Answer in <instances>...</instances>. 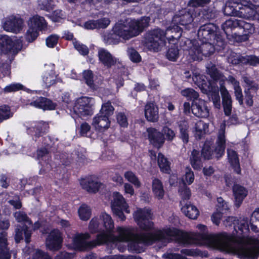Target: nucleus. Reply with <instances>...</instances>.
<instances>
[{"mask_svg": "<svg viewBox=\"0 0 259 259\" xmlns=\"http://www.w3.org/2000/svg\"><path fill=\"white\" fill-rule=\"evenodd\" d=\"M152 214L150 209H139L134 213V218L139 228L147 232L138 233L133 239L127 243L128 250L132 252L141 253L145 251V246L152 245L155 243L171 242L175 240L183 244L206 243L200 240L195 234L193 236L187 232L182 231L174 227H164L157 229L153 232L154 223L151 221ZM201 234H205L202 233Z\"/></svg>", "mask_w": 259, "mask_h": 259, "instance_id": "obj_1", "label": "nucleus"}, {"mask_svg": "<svg viewBox=\"0 0 259 259\" xmlns=\"http://www.w3.org/2000/svg\"><path fill=\"white\" fill-rule=\"evenodd\" d=\"M198 238L205 241L207 244L220 247L229 246L236 244L235 253L240 258L257 259L259 256V240L257 238H250L253 244L250 246L244 242L241 237H237L226 232L215 234H200Z\"/></svg>", "mask_w": 259, "mask_h": 259, "instance_id": "obj_2", "label": "nucleus"}, {"mask_svg": "<svg viewBox=\"0 0 259 259\" xmlns=\"http://www.w3.org/2000/svg\"><path fill=\"white\" fill-rule=\"evenodd\" d=\"M221 27L228 39L238 42L248 40L250 35L255 31L253 24L235 18L227 20L222 23Z\"/></svg>", "mask_w": 259, "mask_h": 259, "instance_id": "obj_3", "label": "nucleus"}, {"mask_svg": "<svg viewBox=\"0 0 259 259\" xmlns=\"http://www.w3.org/2000/svg\"><path fill=\"white\" fill-rule=\"evenodd\" d=\"M150 18L142 17L140 19L132 20L127 25L124 23H116L112 28L113 33L126 40L137 36L144 31L149 25Z\"/></svg>", "mask_w": 259, "mask_h": 259, "instance_id": "obj_4", "label": "nucleus"}, {"mask_svg": "<svg viewBox=\"0 0 259 259\" xmlns=\"http://www.w3.org/2000/svg\"><path fill=\"white\" fill-rule=\"evenodd\" d=\"M197 36L199 41H212L217 46H226L227 42L219 27L213 23H206L201 25L198 30Z\"/></svg>", "mask_w": 259, "mask_h": 259, "instance_id": "obj_5", "label": "nucleus"}, {"mask_svg": "<svg viewBox=\"0 0 259 259\" xmlns=\"http://www.w3.org/2000/svg\"><path fill=\"white\" fill-rule=\"evenodd\" d=\"M100 219L105 230L102 229L98 232L96 238L91 241L93 248L110 242H115L114 235L113 234L114 224L111 217L106 212H102L100 214Z\"/></svg>", "mask_w": 259, "mask_h": 259, "instance_id": "obj_6", "label": "nucleus"}, {"mask_svg": "<svg viewBox=\"0 0 259 259\" xmlns=\"http://www.w3.org/2000/svg\"><path fill=\"white\" fill-rule=\"evenodd\" d=\"M193 80L201 90V92L208 95L209 99H212L214 106L219 108L220 104V97L219 94L218 88H216L214 83L204 75H195L193 77Z\"/></svg>", "mask_w": 259, "mask_h": 259, "instance_id": "obj_7", "label": "nucleus"}, {"mask_svg": "<svg viewBox=\"0 0 259 259\" xmlns=\"http://www.w3.org/2000/svg\"><path fill=\"white\" fill-rule=\"evenodd\" d=\"M166 32L159 28L147 31L144 35V44L150 50L157 52L166 45Z\"/></svg>", "mask_w": 259, "mask_h": 259, "instance_id": "obj_8", "label": "nucleus"}, {"mask_svg": "<svg viewBox=\"0 0 259 259\" xmlns=\"http://www.w3.org/2000/svg\"><path fill=\"white\" fill-rule=\"evenodd\" d=\"M92 99V98L85 96L77 99L71 114L76 123L77 120L80 122V118H88L94 114V105L91 103Z\"/></svg>", "mask_w": 259, "mask_h": 259, "instance_id": "obj_9", "label": "nucleus"}, {"mask_svg": "<svg viewBox=\"0 0 259 259\" xmlns=\"http://www.w3.org/2000/svg\"><path fill=\"white\" fill-rule=\"evenodd\" d=\"M19 44L16 39L7 35H0V53L3 55H16L20 50Z\"/></svg>", "mask_w": 259, "mask_h": 259, "instance_id": "obj_10", "label": "nucleus"}, {"mask_svg": "<svg viewBox=\"0 0 259 259\" xmlns=\"http://www.w3.org/2000/svg\"><path fill=\"white\" fill-rule=\"evenodd\" d=\"M194 10L185 8L179 11L174 15L172 19V23L185 26L187 29H190V25L194 21Z\"/></svg>", "mask_w": 259, "mask_h": 259, "instance_id": "obj_11", "label": "nucleus"}, {"mask_svg": "<svg viewBox=\"0 0 259 259\" xmlns=\"http://www.w3.org/2000/svg\"><path fill=\"white\" fill-rule=\"evenodd\" d=\"M63 241L62 233L59 230L54 229L50 232L46 239V247L49 250L57 251L62 248Z\"/></svg>", "mask_w": 259, "mask_h": 259, "instance_id": "obj_12", "label": "nucleus"}, {"mask_svg": "<svg viewBox=\"0 0 259 259\" xmlns=\"http://www.w3.org/2000/svg\"><path fill=\"white\" fill-rule=\"evenodd\" d=\"M49 129V124L47 122L33 121L31 123L30 126L27 128V132L28 135L33 137V140L36 141L39 138L48 133Z\"/></svg>", "mask_w": 259, "mask_h": 259, "instance_id": "obj_13", "label": "nucleus"}, {"mask_svg": "<svg viewBox=\"0 0 259 259\" xmlns=\"http://www.w3.org/2000/svg\"><path fill=\"white\" fill-rule=\"evenodd\" d=\"M89 237L88 233L76 234L72 238L73 249L77 251H85L93 249L91 241H87Z\"/></svg>", "mask_w": 259, "mask_h": 259, "instance_id": "obj_14", "label": "nucleus"}, {"mask_svg": "<svg viewBox=\"0 0 259 259\" xmlns=\"http://www.w3.org/2000/svg\"><path fill=\"white\" fill-rule=\"evenodd\" d=\"M24 21L19 16L11 15L4 23V29L8 32L15 33L20 32L23 29Z\"/></svg>", "mask_w": 259, "mask_h": 259, "instance_id": "obj_15", "label": "nucleus"}, {"mask_svg": "<svg viewBox=\"0 0 259 259\" xmlns=\"http://www.w3.org/2000/svg\"><path fill=\"white\" fill-rule=\"evenodd\" d=\"M117 235H114L115 242L127 243L138 234L133 227L118 226L116 228Z\"/></svg>", "mask_w": 259, "mask_h": 259, "instance_id": "obj_16", "label": "nucleus"}, {"mask_svg": "<svg viewBox=\"0 0 259 259\" xmlns=\"http://www.w3.org/2000/svg\"><path fill=\"white\" fill-rule=\"evenodd\" d=\"M147 132L150 144L158 150L162 148L165 141L163 133L154 127L148 128Z\"/></svg>", "mask_w": 259, "mask_h": 259, "instance_id": "obj_17", "label": "nucleus"}, {"mask_svg": "<svg viewBox=\"0 0 259 259\" xmlns=\"http://www.w3.org/2000/svg\"><path fill=\"white\" fill-rule=\"evenodd\" d=\"M243 80L247 85V88H245L244 91L245 95L244 100L247 106L251 107L253 104V95L251 92H256L258 89V84L254 80L246 76L243 77Z\"/></svg>", "mask_w": 259, "mask_h": 259, "instance_id": "obj_18", "label": "nucleus"}, {"mask_svg": "<svg viewBox=\"0 0 259 259\" xmlns=\"http://www.w3.org/2000/svg\"><path fill=\"white\" fill-rule=\"evenodd\" d=\"M232 193L234 197V205L238 208L248 195L247 189L240 184L234 183L232 186Z\"/></svg>", "mask_w": 259, "mask_h": 259, "instance_id": "obj_19", "label": "nucleus"}, {"mask_svg": "<svg viewBox=\"0 0 259 259\" xmlns=\"http://www.w3.org/2000/svg\"><path fill=\"white\" fill-rule=\"evenodd\" d=\"M30 105L44 111L54 110L57 106L56 103H54L51 99L44 97H37L35 100L30 102Z\"/></svg>", "mask_w": 259, "mask_h": 259, "instance_id": "obj_20", "label": "nucleus"}, {"mask_svg": "<svg viewBox=\"0 0 259 259\" xmlns=\"http://www.w3.org/2000/svg\"><path fill=\"white\" fill-rule=\"evenodd\" d=\"M98 56L99 62L107 68H110L116 64V59L109 51L104 48L99 50Z\"/></svg>", "mask_w": 259, "mask_h": 259, "instance_id": "obj_21", "label": "nucleus"}, {"mask_svg": "<svg viewBox=\"0 0 259 259\" xmlns=\"http://www.w3.org/2000/svg\"><path fill=\"white\" fill-rule=\"evenodd\" d=\"M192 113L196 117L206 118L209 116V110L204 101L200 99L192 102Z\"/></svg>", "mask_w": 259, "mask_h": 259, "instance_id": "obj_22", "label": "nucleus"}, {"mask_svg": "<svg viewBox=\"0 0 259 259\" xmlns=\"http://www.w3.org/2000/svg\"><path fill=\"white\" fill-rule=\"evenodd\" d=\"M145 116L148 121L156 122L159 119V109L154 102H148L145 106Z\"/></svg>", "mask_w": 259, "mask_h": 259, "instance_id": "obj_23", "label": "nucleus"}, {"mask_svg": "<svg viewBox=\"0 0 259 259\" xmlns=\"http://www.w3.org/2000/svg\"><path fill=\"white\" fill-rule=\"evenodd\" d=\"M201 42L199 45L200 49L202 52L203 56L209 57L212 55L215 51L220 52L224 49L225 46L219 47L217 46L215 42L213 43L212 41H200Z\"/></svg>", "mask_w": 259, "mask_h": 259, "instance_id": "obj_24", "label": "nucleus"}, {"mask_svg": "<svg viewBox=\"0 0 259 259\" xmlns=\"http://www.w3.org/2000/svg\"><path fill=\"white\" fill-rule=\"evenodd\" d=\"M111 121L106 116L97 114L93 119L92 125L96 130L103 132L110 126Z\"/></svg>", "mask_w": 259, "mask_h": 259, "instance_id": "obj_25", "label": "nucleus"}, {"mask_svg": "<svg viewBox=\"0 0 259 259\" xmlns=\"http://www.w3.org/2000/svg\"><path fill=\"white\" fill-rule=\"evenodd\" d=\"M80 184L83 189L92 194L97 193L102 185L101 182L92 177L83 179L81 181Z\"/></svg>", "mask_w": 259, "mask_h": 259, "instance_id": "obj_26", "label": "nucleus"}, {"mask_svg": "<svg viewBox=\"0 0 259 259\" xmlns=\"http://www.w3.org/2000/svg\"><path fill=\"white\" fill-rule=\"evenodd\" d=\"M227 80L229 83L232 84L233 86L234 96L236 100L238 101L240 106H243L244 96L239 81H238L234 76L231 75L228 76Z\"/></svg>", "mask_w": 259, "mask_h": 259, "instance_id": "obj_27", "label": "nucleus"}, {"mask_svg": "<svg viewBox=\"0 0 259 259\" xmlns=\"http://www.w3.org/2000/svg\"><path fill=\"white\" fill-rule=\"evenodd\" d=\"M179 130V138L184 144H187L189 141V125L188 121L185 119L177 122Z\"/></svg>", "mask_w": 259, "mask_h": 259, "instance_id": "obj_28", "label": "nucleus"}, {"mask_svg": "<svg viewBox=\"0 0 259 259\" xmlns=\"http://www.w3.org/2000/svg\"><path fill=\"white\" fill-rule=\"evenodd\" d=\"M29 26L38 31L45 30L47 27V23L43 17L37 15L29 19Z\"/></svg>", "mask_w": 259, "mask_h": 259, "instance_id": "obj_29", "label": "nucleus"}, {"mask_svg": "<svg viewBox=\"0 0 259 259\" xmlns=\"http://www.w3.org/2000/svg\"><path fill=\"white\" fill-rule=\"evenodd\" d=\"M238 9L244 10L245 13L255 15L259 12V6L252 3L251 0H240Z\"/></svg>", "mask_w": 259, "mask_h": 259, "instance_id": "obj_30", "label": "nucleus"}, {"mask_svg": "<svg viewBox=\"0 0 259 259\" xmlns=\"http://www.w3.org/2000/svg\"><path fill=\"white\" fill-rule=\"evenodd\" d=\"M203 158L200 151L197 149H193L190 156V163L194 170L200 171L203 167Z\"/></svg>", "mask_w": 259, "mask_h": 259, "instance_id": "obj_31", "label": "nucleus"}, {"mask_svg": "<svg viewBox=\"0 0 259 259\" xmlns=\"http://www.w3.org/2000/svg\"><path fill=\"white\" fill-rule=\"evenodd\" d=\"M152 190L155 198L158 200L163 199L165 192L163 183L160 180L156 178L152 180Z\"/></svg>", "mask_w": 259, "mask_h": 259, "instance_id": "obj_32", "label": "nucleus"}, {"mask_svg": "<svg viewBox=\"0 0 259 259\" xmlns=\"http://www.w3.org/2000/svg\"><path fill=\"white\" fill-rule=\"evenodd\" d=\"M157 164L161 172L169 174L171 171L170 162L161 152L158 153Z\"/></svg>", "mask_w": 259, "mask_h": 259, "instance_id": "obj_33", "label": "nucleus"}, {"mask_svg": "<svg viewBox=\"0 0 259 259\" xmlns=\"http://www.w3.org/2000/svg\"><path fill=\"white\" fill-rule=\"evenodd\" d=\"M214 150L213 149V142L211 141L206 140L203 144L200 153L203 160L211 159Z\"/></svg>", "mask_w": 259, "mask_h": 259, "instance_id": "obj_34", "label": "nucleus"}, {"mask_svg": "<svg viewBox=\"0 0 259 259\" xmlns=\"http://www.w3.org/2000/svg\"><path fill=\"white\" fill-rule=\"evenodd\" d=\"M181 210L187 217L192 220L196 219L199 214L197 208L190 202L186 203L181 208Z\"/></svg>", "mask_w": 259, "mask_h": 259, "instance_id": "obj_35", "label": "nucleus"}, {"mask_svg": "<svg viewBox=\"0 0 259 259\" xmlns=\"http://www.w3.org/2000/svg\"><path fill=\"white\" fill-rule=\"evenodd\" d=\"M224 112L226 116H230L232 108V100L228 91L221 93Z\"/></svg>", "mask_w": 259, "mask_h": 259, "instance_id": "obj_36", "label": "nucleus"}, {"mask_svg": "<svg viewBox=\"0 0 259 259\" xmlns=\"http://www.w3.org/2000/svg\"><path fill=\"white\" fill-rule=\"evenodd\" d=\"M234 231L241 236V237H245L249 232V225L247 222L245 221L239 222L238 220L237 225L234 226Z\"/></svg>", "mask_w": 259, "mask_h": 259, "instance_id": "obj_37", "label": "nucleus"}, {"mask_svg": "<svg viewBox=\"0 0 259 259\" xmlns=\"http://www.w3.org/2000/svg\"><path fill=\"white\" fill-rule=\"evenodd\" d=\"M82 78L85 84L92 90H96V87L94 83V75L90 69L84 70L82 71Z\"/></svg>", "mask_w": 259, "mask_h": 259, "instance_id": "obj_38", "label": "nucleus"}, {"mask_svg": "<svg viewBox=\"0 0 259 259\" xmlns=\"http://www.w3.org/2000/svg\"><path fill=\"white\" fill-rule=\"evenodd\" d=\"M78 213L81 220L87 221L91 217L92 209L90 206L85 203H83L79 206L78 209Z\"/></svg>", "mask_w": 259, "mask_h": 259, "instance_id": "obj_39", "label": "nucleus"}, {"mask_svg": "<svg viewBox=\"0 0 259 259\" xmlns=\"http://www.w3.org/2000/svg\"><path fill=\"white\" fill-rule=\"evenodd\" d=\"M172 25L169 26L167 27L165 31L167 34L169 32L174 33L169 37V40L171 39H178L180 38L182 36V29L179 25L180 24H177L172 23Z\"/></svg>", "mask_w": 259, "mask_h": 259, "instance_id": "obj_40", "label": "nucleus"}, {"mask_svg": "<svg viewBox=\"0 0 259 259\" xmlns=\"http://www.w3.org/2000/svg\"><path fill=\"white\" fill-rule=\"evenodd\" d=\"M249 224L251 229L252 231L259 232V208H256L252 212L250 218Z\"/></svg>", "mask_w": 259, "mask_h": 259, "instance_id": "obj_41", "label": "nucleus"}, {"mask_svg": "<svg viewBox=\"0 0 259 259\" xmlns=\"http://www.w3.org/2000/svg\"><path fill=\"white\" fill-rule=\"evenodd\" d=\"M197 44L198 45L193 44L189 51V54L193 61H199L202 60L203 55L200 49L199 44Z\"/></svg>", "mask_w": 259, "mask_h": 259, "instance_id": "obj_42", "label": "nucleus"}, {"mask_svg": "<svg viewBox=\"0 0 259 259\" xmlns=\"http://www.w3.org/2000/svg\"><path fill=\"white\" fill-rule=\"evenodd\" d=\"M216 143L217 146L214 149L216 153L220 155L224 154L226 148V139L224 134H221L218 136Z\"/></svg>", "mask_w": 259, "mask_h": 259, "instance_id": "obj_43", "label": "nucleus"}, {"mask_svg": "<svg viewBox=\"0 0 259 259\" xmlns=\"http://www.w3.org/2000/svg\"><path fill=\"white\" fill-rule=\"evenodd\" d=\"M13 116V113L9 105L4 104L0 106V123L12 117Z\"/></svg>", "mask_w": 259, "mask_h": 259, "instance_id": "obj_44", "label": "nucleus"}, {"mask_svg": "<svg viewBox=\"0 0 259 259\" xmlns=\"http://www.w3.org/2000/svg\"><path fill=\"white\" fill-rule=\"evenodd\" d=\"M166 55V58L169 61H176L179 55V50L178 45L174 44L169 46Z\"/></svg>", "mask_w": 259, "mask_h": 259, "instance_id": "obj_45", "label": "nucleus"}, {"mask_svg": "<svg viewBox=\"0 0 259 259\" xmlns=\"http://www.w3.org/2000/svg\"><path fill=\"white\" fill-rule=\"evenodd\" d=\"M114 108L109 101L102 104L99 114L110 118L113 114Z\"/></svg>", "mask_w": 259, "mask_h": 259, "instance_id": "obj_46", "label": "nucleus"}, {"mask_svg": "<svg viewBox=\"0 0 259 259\" xmlns=\"http://www.w3.org/2000/svg\"><path fill=\"white\" fill-rule=\"evenodd\" d=\"M99 220H101L102 222V220L100 218L99 219L98 217H95L92 219L90 221L89 225V230L91 234H95L98 232H100L102 230V228L100 227V223Z\"/></svg>", "mask_w": 259, "mask_h": 259, "instance_id": "obj_47", "label": "nucleus"}, {"mask_svg": "<svg viewBox=\"0 0 259 259\" xmlns=\"http://www.w3.org/2000/svg\"><path fill=\"white\" fill-rule=\"evenodd\" d=\"M124 177L127 181L133 184L136 188H139L141 187V183L139 178L132 170L125 171Z\"/></svg>", "mask_w": 259, "mask_h": 259, "instance_id": "obj_48", "label": "nucleus"}, {"mask_svg": "<svg viewBox=\"0 0 259 259\" xmlns=\"http://www.w3.org/2000/svg\"><path fill=\"white\" fill-rule=\"evenodd\" d=\"M26 88L19 82L12 83L6 86L3 90V93L5 94L16 92L20 90L25 91Z\"/></svg>", "mask_w": 259, "mask_h": 259, "instance_id": "obj_49", "label": "nucleus"}, {"mask_svg": "<svg viewBox=\"0 0 259 259\" xmlns=\"http://www.w3.org/2000/svg\"><path fill=\"white\" fill-rule=\"evenodd\" d=\"M181 94L183 96L186 97L188 100L191 101L192 102L199 99L198 93L192 88H187L182 90Z\"/></svg>", "mask_w": 259, "mask_h": 259, "instance_id": "obj_50", "label": "nucleus"}, {"mask_svg": "<svg viewBox=\"0 0 259 259\" xmlns=\"http://www.w3.org/2000/svg\"><path fill=\"white\" fill-rule=\"evenodd\" d=\"M181 252L188 256H201V257H207L208 255L207 252L202 251L201 250L196 249H183L181 250Z\"/></svg>", "mask_w": 259, "mask_h": 259, "instance_id": "obj_51", "label": "nucleus"}, {"mask_svg": "<svg viewBox=\"0 0 259 259\" xmlns=\"http://www.w3.org/2000/svg\"><path fill=\"white\" fill-rule=\"evenodd\" d=\"M43 82L47 88H50L52 85L55 84L57 82L56 76L54 73H46L42 76Z\"/></svg>", "mask_w": 259, "mask_h": 259, "instance_id": "obj_52", "label": "nucleus"}, {"mask_svg": "<svg viewBox=\"0 0 259 259\" xmlns=\"http://www.w3.org/2000/svg\"><path fill=\"white\" fill-rule=\"evenodd\" d=\"M207 72L213 80L212 81L214 83V85L215 84V82H218V80H219L221 77H224V76L220 72L215 65H212L210 67L207 68Z\"/></svg>", "mask_w": 259, "mask_h": 259, "instance_id": "obj_53", "label": "nucleus"}, {"mask_svg": "<svg viewBox=\"0 0 259 259\" xmlns=\"http://www.w3.org/2000/svg\"><path fill=\"white\" fill-rule=\"evenodd\" d=\"M38 5L41 10L47 12L52 11L55 7L54 0H39Z\"/></svg>", "mask_w": 259, "mask_h": 259, "instance_id": "obj_54", "label": "nucleus"}, {"mask_svg": "<svg viewBox=\"0 0 259 259\" xmlns=\"http://www.w3.org/2000/svg\"><path fill=\"white\" fill-rule=\"evenodd\" d=\"M194 180V174L191 168L188 166L185 168V174L182 179L183 184L186 183L189 185L192 184Z\"/></svg>", "mask_w": 259, "mask_h": 259, "instance_id": "obj_55", "label": "nucleus"}, {"mask_svg": "<svg viewBox=\"0 0 259 259\" xmlns=\"http://www.w3.org/2000/svg\"><path fill=\"white\" fill-rule=\"evenodd\" d=\"M179 192L183 200H188L190 198L191 192L190 189L187 186L186 183L183 186L179 188Z\"/></svg>", "mask_w": 259, "mask_h": 259, "instance_id": "obj_56", "label": "nucleus"}, {"mask_svg": "<svg viewBox=\"0 0 259 259\" xmlns=\"http://www.w3.org/2000/svg\"><path fill=\"white\" fill-rule=\"evenodd\" d=\"M74 48L82 55L86 56L89 53V50L87 46L80 44L78 41L75 39L73 41Z\"/></svg>", "mask_w": 259, "mask_h": 259, "instance_id": "obj_57", "label": "nucleus"}, {"mask_svg": "<svg viewBox=\"0 0 259 259\" xmlns=\"http://www.w3.org/2000/svg\"><path fill=\"white\" fill-rule=\"evenodd\" d=\"M38 35L39 31L29 26V28L25 34V38L28 42H32L37 38Z\"/></svg>", "mask_w": 259, "mask_h": 259, "instance_id": "obj_58", "label": "nucleus"}, {"mask_svg": "<svg viewBox=\"0 0 259 259\" xmlns=\"http://www.w3.org/2000/svg\"><path fill=\"white\" fill-rule=\"evenodd\" d=\"M218 204L217 205V211H220L224 214L226 213L229 209L227 202L222 198H217Z\"/></svg>", "mask_w": 259, "mask_h": 259, "instance_id": "obj_59", "label": "nucleus"}, {"mask_svg": "<svg viewBox=\"0 0 259 259\" xmlns=\"http://www.w3.org/2000/svg\"><path fill=\"white\" fill-rule=\"evenodd\" d=\"M118 194L114 199V201L111 203V208H122L124 206V204H126V202L125 201L123 197L117 193Z\"/></svg>", "mask_w": 259, "mask_h": 259, "instance_id": "obj_60", "label": "nucleus"}, {"mask_svg": "<svg viewBox=\"0 0 259 259\" xmlns=\"http://www.w3.org/2000/svg\"><path fill=\"white\" fill-rule=\"evenodd\" d=\"M210 0H189L188 6L192 8L202 7L210 3Z\"/></svg>", "mask_w": 259, "mask_h": 259, "instance_id": "obj_61", "label": "nucleus"}, {"mask_svg": "<svg viewBox=\"0 0 259 259\" xmlns=\"http://www.w3.org/2000/svg\"><path fill=\"white\" fill-rule=\"evenodd\" d=\"M59 36L57 34H51L46 39V45L50 48H54L58 42Z\"/></svg>", "mask_w": 259, "mask_h": 259, "instance_id": "obj_62", "label": "nucleus"}, {"mask_svg": "<svg viewBox=\"0 0 259 259\" xmlns=\"http://www.w3.org/2000/svg\"><path fill=\"white\" fill-rule=\"evenodd\" d=\"M116 119L120 127L125 128L128 126L127 118L124 113H118L116 115Z\"/></svg>", "mask_w": 259, "mask_h": 259, "instance_id": "obj_63", "label": "nucleus"}, {"mask_svg": "<svg viewBox=\"0 0 259 259\" xmlns=\"http://www.w3.org/2000/svg\"><path fill=\"white\" fill-rule=\"evenodd\" d=\"M51 19L54 22H60L65 18L63 11L61 10L54 11L50 16Z\"/></svg>", "mask_w": 259, "mask_h": 259, "instance_id": "obj_64", "label": "nucleus"}]
</instances>
